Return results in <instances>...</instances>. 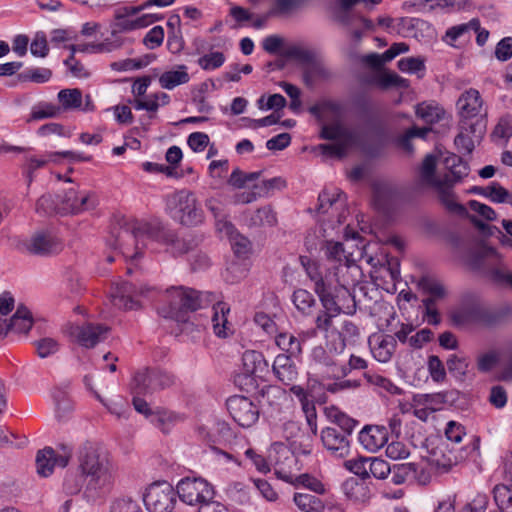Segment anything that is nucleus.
Segmentation results:
<instances>
[{
	"label": "nucleus",
	"instance_id": "obj_13",
	"mask_svg": "<svg viewBox=\"0 0 512 512\" xmlns=\"http://www.w3.org/2000/svg\"><path fill=\"white\" fill-rule=\"evenodd\" d=\"M318 201V213L322 215L323 222H331L332 225L343 223L348 211L341 193H329L324 190L319 194Z\"/></svg>",
	"mask_w": 512,
	"mask_h": 512
},
{
	"label": "nucleus",
	"instance_id": "obj_35",
	"mask_svg": "<svg viewBox=\"0 0 512 512\" xmlns=\"http://www.w3.org/2000/svg\"><path fill=\"white\" fill-rule=\"evenodd\" d=\"M416 474L417 465L414 463L394 464L391 466V481L395 485H401L415 479Z\"/></svg>",
	"mask_w": 512,
	"mask_h": 512
},
{
	"label": "nucleus",
	"instance_id": "obj_50",
	"mask_svg": "<svg viewBox=\"0 0 512 512\" xmlns=\"http://www.w3.org/2000/svg\"><path fill=\"white\" fill-rule=\"evenodd\" d=\"M364 378L366 381L376 387H380L383 390L389 392L390 394H400L401 389L397 387L391 380L385 378L384 376L372 373V372H365Z\"/></svg>",
	"mask_w": 512,
	"mask_h": 512
},
{
	"label": "nucleus",
	"instance_id": "obj_38",
	"mask_svg": "<svg viewBox=\"0 0 512 512\" xmlns=\"http://www.w3.org/2000/svg\"><path fill=\"white\" fill-rule=\"evenodd\" d=\"M337 315L328 313L327 311H319L315 318V328L312 331V335H316L317 332L324 334V337L328 339L333 336L337 331L333 324V319Z\"/></svg>",
	"mask_w": 512,
	"mask_h": 512
},
{
	"label": "nucleus",
	"instance_id": "obj_14",
	"mask_svg": "<svg viewBox=\"0 0 512 512\" xmlns=\"http://www.w3.org/2000/svg\"><path fill=\"white\" fill-rule=\"evenodd\" d=\"M485 127L483 119H476L475 121L460 120L459 133L454 140L457 150L462 154H471L476 143H479L482 139Z\"/></svg>",
	"mask_w": 512,
	"mask_h": 512
},
{
	"label": "nucleus",
	"instance_id": "obj_29",
	"mask_svg": "<svg viewBox=\"0 0 512 512\" xmlns=\"http://www.w3.org/2000/svg\"><path fill=\"white\" fill-rule=\"evenodd\" d=\"M243 371L247 376L261 377L268 363L261 352L246 350L242 355Z\"/></svg>",
	"mask_w": 512,
	"mask_h": 512
},
{
	"label": "nucleus",
	"instance_id": "obj_56",
	"mask_svg": "<svg viewBox=\"0 0 512 512\" xmlns=\"http://www.w3.org/2000/svg\"><path fill=\"white\" fill-rule=\"evenodd\" d=\"M276 222V214L268 206L259 208L251 217V223L256 226H273Z\"/></svg>",
	"mask_w": 512,
	"mask_h": 512
},
{
	"label": "nucleus",
	"instance_id": "obj_45",
	"mask_svg": "<svg viewBox=\"0 0 512 512\" xmlns=\"http://www.w3.org/2000/svg\"><path fill=\"white\" fill-rule=\"evenodd\" d=\"M248 273L247 264L243 261H232L226 268L223 277L226 282L235 284L246 277Z\"/></svg>",
	"mask_w": 512,
	"mask_h": 512
},
{
	"label": "nucleus",
	"instance_id": "obj_8",
	"mask_svg": "<svg viewBox=\"0 0 512 512\" xmlns=\"http://www.w3.org/2000/svg\"><path fill=\"white\" fill-rule=\"evenodd\" d=\"M177 495L181 501L188 505H205L214 497L213 487L201 478L181 479L176 487Z\"/></svg>",
	"mask_w": 512,
	"mask_h": 512
},
{
	"label": "nucleus",
	"instance_id": "obj_32",
	"mask_svg": "<svg viewBox=\"0 0 512 512\" xmlns=\"http://www.w3.org/2000/svg\"><path fill=\"white\" fill-rule=\"evenodd\" d=\"M291 301L297 311L305 316L310 315L316 305L314 296L306 289L301 288L296 289L293 292Z\"/></svg>",
	"mask_w": 512,
	"mask_h": 512
},
{
	"label": "nucleus",
	"instance_id": "obj_16",
	"mask_svg": "<svg viewBox=\"0 0 512 512\" xmlns=\"http://www.w3.org/2000/svg\"><path fill=\"white\" fill-rule=\"evenodd\" d=\"M198 436L211 445L223 446L233 443L245 442V439L237 436L228 423L224 421L215 422L212 427L201 426L198 428Z\"/></svg>",
	"mask_w": 512,
	"mask_h": 512
},
{
	"label": "nucleus",
	"instance_id": "obj_26",
	"mask_svg": "<svg viewBox=\"0 0 512 512\" xmlns=\"http://www.w3.org/2000/svg\"><path fill=\"white\" fill-rule=\"evenodd\" d=\"M320 138L334 142L356 144L357 135L354 131L347 128L340 122L323 124L321 126Z\"/></svg>",
	"mask_w": 512,
	"mask_h": 512
},
{
	"label": "nucleus",
	"instance_id": "obj_28",
	"mask_svg": "<svg viewBox=\"0 0 512 512\" xmlns=\"http://www.w3.org/2000/svg\"><path fill=\"white\" fill-rule=\"evenodd\" d=\"M429 462L437 470L447 472L456 464L457 458L454 453L448 449L444 443H440L434 447L429 453Z\"/></svg>",
	"mask_w": 512,
	"mask_h": 512
},
{
	"label": "nucleus",
	"instance_id": "obj_22",
	"mask_svg": "<svg viewBox=\"0 0 512 512\" xmlns=\"http://www.w3.org/2000/svg\"><path fill=\"white\" fill-rule=\"evenodd\" d=\"M137 292L134 286L128 282L117 283L111 291L110 298L112 304L124 310L137 309L139 301L136 299Z\"/></svg>",
	"mask_w": 512,
	"mask_h": 512
},
{
	"label": "nucleus",
	"instance_id": "obj_51",
	"mask_svg": "<svg viewBox=\"0 0 512 512\" xmlns=\"http://www.w3.org/2000/svg\"><path fill=\"white\" fill-rule=\"evenodd\" d=\"M359 336L358 327L351 321H344L342 325V330L338 334L339 343L334 346V350L336 353H341L345 348V341L354 340Z\"/></svg>",
	"mask_w": 512,
	"mask_h": 512
},
{
	"label": "nucleus",
	"instance_id": "obj_49",
	"mask_svg": "<svg viewBox=\"0 0 512 512\" xmlns=\"http://www.w3.org/2000/svg\"><path fill=\"white\" fill-rule=\"evenodd\" d=\"M277 346L290 355H297L301 352L300 340L289 333H280L275 340Z\"/></svg>",
	"mask_w": 512,
	"mask_h": 512
},
{
	"label": "nucleus",
	"instance_id": "obj_6",
	"mask_svg": "<svg viewBox=\"0 0 512 512\" xmlns=\"http://www.w3.org/2000/svg\"><path fill=\"white\" fill-rule=\"evenodd\" d=\"M98 205L95 193L71 187L59 195L58 214L79 215L94 209Z\"/></svg>",
	"mask_w": 512,
	"mask_h": 512
},
{
	"label": "nucleus",
	"instance_id": "obj_3",
	"mask_svg": "<svg viewBox=\"0 0 512 512\" xmlns=\"http://www.w3.org/2000/svg\"><path fill=\"white\" fill-rule=\"evenodd\" d=\"M167 294L170 301L169 310L162 308L159 313L176 321H185V312L204 308L216 300L214 293L200 292L182 286L167 289Z\"/></svg>",
	"mask_w": 512,
	"mask_h": 512
},
{
	"label": "nucleus",
	"instance_id": "obj_41",
	"mask_svg": "<svg viewBox=\"0 0 512 512\" xmlns=\"http://www.w3.org/2000/svg\"><path fill=\"white\" fill-rule=\"evenodd\" d=\"M447 369L457 380L463 381L468 372L470 363L467 358L456 354L450 355L446 361Z\"/></svg>",
	"mask_w": 512,
	"mask_h": 512
},
{
	"label": "nucleus",
	"instance_id": "obj_10",
	"mask_svg": "<svg viewBox=\"0 0 512 512\" xmlns=\"http://www.w3.org/2000/svg\"><path fill=\"white\" fill-rule=\"evenodd\" d=\"M177 491L168 482L152 484L144 497V503L150 512H172L177 503Z\"/></svg>",
	"mask_w": 512,
	"mask_h": 512
},
{
	"label": "nucleus",
	"instance_id": "obj_43",
	"mask_svg": "<svg viewBox=\"0 0 512 512\" xmlns=\"http://www.w3.org/2000/svg\"><path fill=\"white\" fill-rule=\"evenodd\" d=\"M437 164V158L431 154L427 155L422 163L421 177L422 180L430 186L440 187L443 178H437L435 176V169Z\"/></svg>",
	"mask_w": 512,
	"mask_h": 512
},
{
	"label": "nucleus",
	"instance_id": "obj_42",
	"mask_svg": "<svg viewBox=\"0 0 512 512\" xmlns=\"http://www.w3.org/2000/svg\"><path fill=\"white\" fill-rule=\"evenodd\" d=\"M315 293L318 295L321 305L323 307L322 311H327L328 313L339 315L342 312V308L338 305L335 300V297L332 293L331 285L328 284L321 289L318 288Z\"/></svg>",
	"mask_w": 512,
	"mask_h": 512
},
{
	"label": "nucleus",
	"instance_id": "obj_40",
	"mask_svg": "<svg viewBox=\"0 0 512 512\" xmlns=\"http://www.w3.org/2000/svg\"><path fill=\"white\" fill-rule=\"evenodd\" d=\"M182 420L183 418L180 415L166 410L157 411L154 414H151V422L164 433L169 432L173 425Z\"/></svg>",
	"mask_w": 512,
	"mask_h": 512
},
{
	"label": "nucleus",
	"instance_id": "obj_9",
	"mask_svg": "<svg viewBox=\"0 0 512 512\" xmlns=\"http://www.w3.org/2000/svg\"><path fill=\"white\" fill-rule=\"evenodd\" d=\"M143 10L139 6H122L114 11L113 33L129 32L141 28H145L155 21L158 17L154 14H143L139 17L132 18Z\"/></svg>",
	"mask_w": 512,
	"mask_h": 512
},
{
	"label": "nucleus",
	"instance_id": "obj_60",
	"mask_svg": "<svg viewBox=\"0 0 512 512\" xmlns=\"http://www.w3.org/2000/svg\"><path fill=\"white\" fill-rule=\"evenodd\" d=\"M397 65L399 70L405 73H418L425 70V60L421 57L402 58Z\"/></svg>",
	"mask_w": 512,
	"mask_h": 512
},
{
	"label": "nucleus",
	"instance_id": "obj_20",
	"mask_svg": "<svg viewBox=\"0 0 512 512\" xmlns=\"http://www.w3.org/2000/svg\"><path fill=\"white\" fill-rule=\"evenodd\" d=\"M368 344L373 357L381 363H387L391 360L397 346L395 337L382 333L370 335Z\"/></svg>",
	"mask_w": 512,
	"mask_h": 512
},
{
	"label": "nucleus",
	"instance_id": "obj_36",
	"mask_svg": "<svg viewBox=\"0 0 512 512\" xmlns=\"http://www.w3.org/2000/svg\"><path fill=\"white\" fill-rule=\"evenodd\" d=\"M493 495L499 512H512V480L508 484H498Z\"/></svg>",
	"mask_w": 512,
	"mask_h": 512
},
{
	"label": "nucleus",
	"instance_id": "obj_37",
	"mask_svg": "<svg viewBox=\"0 0 512 512\" xmlns=\"http://www.w3.org/2000/svg\"><path fill=\"white\" fill-rule=\"evenodd\" d=\"M479 28V19L478 18H472L467 23H462L459 25H455L450 27L446 33H445V41L452 45V43L462 37L468 36L470 37V34L472 30H477Z\"/></svg>",
	"mask_w": 512,
	"mask_h": 512
},
{
	"label": "nucleus",
	"instance_id": "obj_58",
	"mask_svg": "<svg viewBox=\"0 0 512 512\" xmlns=\"http://www.w3.org/2000/svg\"><path fill=\"white\" fill-rule=\"evenodd\" d=\"M487 198L495 203H510L512 205V197L509 191L498 182H492L488 186Z\"/></svg>",
	"mask_w": 512,
	"mask_h": 512
},
{
	"label": "nucleus",
	"instance_id": "obj_7",
	"mask_svg": "<svg viewBox=\"0 0 512 512\" xmlns=\"http://www.w3.org/2000/svg\"><path fill=\"white\" fill-rule=\"evenodd\" d=\"M61 240L50 231L42 230L29 238L19 240L16 248L22 252L37 256H49L62 250Z\"/></svg>",
	"mask_w": 512,
	"mask_h": 512
},
{
	"label": "nucleus",
	"instance_id": "obj_34",
	"mask_svg": "<svg viewBox=\"0 0 512 512\" xmlns=\"http://www.w3.org/2000/svg\"><path fill=\"white\" fill-rule=\"evenodd\" d=\"M293 501L302 512H323L325 508L320 498L309 493H295Z\"/></svg>",
	"mask_w": 512,
	"mask_h": 512
},
{
	"label": "nucleus",
	"instance_id": "obj_5",
	"mask_svg": "<svg viewBox=\"0 0 512 512\" xmlns=\"http://www.w3.org/2000/svg\"><path fill=\"white\" fill-rule=\"evenodd\" d=\"M444 164L446 169L449 170V174L443 177L441 186L435 188L439 192L441 201L449 210L463 212L465 208L456 202L451 187L469 174V166L456 154L447 156L444 160Z\"/></svg>",
	"mask_w": 512,
	"mask_h": 512
},
{
	"label": "nucleus",
	"instance_id": "obj_61",
	"mask_svg": "<svg viewBox=\"0 0 512 512\" xmlns=\"http://www.w3.org/2000/svg\"><path fill=\"white\" fill-rule=\"evenodd\" d=\"M31 54L36 57L45 58L49 53L47 38L44 32L39 31L35 34L30 45Z\"/></svg>",
	"mask_w": 512,
	"mask_h": 512
},
{
	"label": "nucleus",
	"instance_id": "obj_27",
	"mask_svg": "<svg viewBox=\"0 0 512 512\" xmlns=\"http://www.w3.org/2000/svg\"><path fill=\"white\" fill-rule=\"evenodd\" d=\"M219 233L221 237H226L230 241L231 248L237 257L246 256L249 253V240L239 234L232 223H220Z\"/></svg>",
	"mask_w": 512,
	"mask_h": 512
},
{
	"label": "nucleus",
	"instance_id": "obj_23",
	"mask_svg": "<svg viewBox=\"0 0 512 512\" xmlns=\"http://www.w3.org/2000/svg\"><path fill=\"white\" fill-rule=\"evenodd\" d=\"M211 305L213 308L211 319L213 332L220 338H226L233 333L232 325L227 319L230 307L227 303L219 301L217 298Z\"/></svg>",
	"mask_w": 512,
	"mask_h": 512
},
{
	"label": "nucleus",
	"instance_id": "obj_46",
	"mask_svg": "<svg viewBox=\"0 0 512 512\" xmlns=\"http://www.w3.org/2000/svg\"><path fill=\"white\" fill-rule=\"evenodd\" d=\"M420 287L426 294H428L426 298H433L434 301H438L446 296L443 284L436 279L423 277L420 280Z\"/></svg>",
	"mask_w": 512,
	"mask_h": 512
},
{
	"label": "nucleus",
	"instance_id": "obj_24",
	"mask_svg": "<svg viewBox=\"0 0 512 512\" xmlns=\"http://www.w3.org/2000/svg\"><path fill=\"white\" fill-rule=\"evenodd\" d=\"M246 441L223 446L211 445L210 452L214 459L223 465L230 463L241 466V455L245 449Z\"/></svg>",
	"mask_w": 512,
	"mask_h": 512
},
{
	"label": "nucleus",
	"instance_id": "obj_62",
	"mask_svg": "<svg viewBox=\"0 0 512 512\" xmlns=\"http://www.w3.org/2000/svg\"><path fill=\"white\" fill-rule=\"evenodd\" d=\"M382 88L397 87L401 89H407L409 87V81L396 73L387 72L384 73L379 80Z\"/></svg>",
	"mask_w": 512,
	"mask_h": 512
},
{
	"label": "nucleus",
	"instance_id": "obj_30",
	"mask_svg": "<svg viewBox=\"0 0 512 512\" xmlns=\"http://www.w3.org/2000/svg\"><path fill=\"white\" fill-rule=\"evenodd\" d=\"M187 70L186 65H178L175 70L165 71L158 79L160 86L163 89L172 90L179 85L188 83L190 76Z\"/></svg>",
	"mask_w": 512,
	"mask_h": 512
},
{
	"label": "nucleus",
	"instance_id": "obj_64",
	"mask_svg": "<svg viewBox=\"0 0 512 512\" xmlns=\"http://www.w3.org/2000/svg\"><path fill=\"white\" fill-rule=\"evenodd\" d=\"M164 40V29L161 26H154L143 39L144 45L149 49L159 47Z\"/></svg>",
	"mask_w": 512,
	"mask_h": 512
},
{
	"label": "nucleus",
	"instance_id": "obj_54",
	"mask_svg": "<svg viewBox=\"0 0 512 512\" xmlns=\"http://www.w3.org/2000/svg\"><path fill=\"white\" fill-rule=\"evenodd\" d=\"M225 55L222 52H212L201 56L197 63L205 71H212L220 68L225 62Z\"/></svg>",
	"mask_w": 512,
	"mask_h": 512
},
{
	"label": "nucleus",
	"instance_id": "obj_53",
	"mask_svg": "<svg viewBox=\"0 0 512 512\" xmlns=\"http://www.w3.org/2000/svg\"><path fill=\"white\" fill-rule=\"evenodd\" d=\"M319 387L320 384L316 380H309L306 388L292 383L289 390L290 393L299 400V402H304L308 398H317L316 389Z\"/></svg>",
	"mask_w": 512,
	"mask_h": 512
},
{
	"label": "nucleus",
	"instance_id": "obj_4",
	"mask_svg": "<svg viewBox=\"0 0 512 512\" xmlns=\"http://www.w3.org/2000/svg\"><path fill=\"white\" fill-rule=\"evenodd\" d=\"M166 210L174 221L183 226H196L204 219V212L196 195L187 189L167 195Z\"/></svg>",
	"mask_w": 512,
	"mask_h": 512
},
{
	"label": "nucleus",
	"instance_id": "obj_47",
	"mask_svg": "<svg viewBox=\"0 0 512 512\" xmlns=\"http://www.w3.org/2000/svg\"><path fill=\"white\" fill-rule=\"evenodd\" d=\"M444 110L438 105L419 104L416 108V114L426 123L432 124L440 121L444 116Z\"/></svg>",
	"mask_w": 512,
	"mask_h": 512
},
{
	"label": "nucleus",
	"instance_id": "obj_33",
	"mask_svg": "<svg viewBox=\"0 0 512 512\" xmlns=\"http://www.w3.org/2000/svg\"><path fill=\"white\" fill-rule=\"evenodd\" d=\"M325 255L329 260L344 263L347 267L354 262L353 253L347 251L341 242L328 241L325 245Z\"/></svg>",
	"mask_w": 512,
	"mask_h": 512
},
{
	"label": "nucleus",
	"instance_id": "obj_48",
	"mask_svg": "<svg viewBox=\"0 0 512 512\" xmlns=\"http://www.w3.org/2000/svg\"><path fill=\"white\" fill-rule=\"evenodd\" d=\"M52 77V71L48 68H30L18 75L21 82L46 83Z\"/></svg>",
	"mask_w": 512,
	"mask_h": 512
},
{
	"label": "nucleus",
	"instance_id": "obj_17",
	"mask_svg": "<svg viewBox=\"0 0 512 512\" xmlns=\"http://www.w3.org/2000/svg\"><path fill=\"white\" fill-rule=\"evenodd\" d=\"M109 330V327L102 324L86 323L71 325L69 335L81 346L93 348L108 337Z\"/></svg>",
	"mask_w": 512,
	"mask_h": 512
},
{
	"label": "nucleus",
	"instance_id": "obj_2",
	"mask_svg": "<svg viewBox=\"0 0 512 512\" xmlns=\"http://www.w3.org/2000/svg\"><path fill=\"white\" fill-rule=\"evenodd\" d=\"M173 230L159 221L138 222L131 229L123 230L117 239L116 246L125 257L137 259L144 249L154 250L153 243L166 246L173 240Z\"/></svg>",
	"mask_w": 512,
	"mask_h": 512
},
{
	"label": "nucleus",
	"instance_id": "obj_59",
	"mask_svg": "<svg viewBox=\"0 0 512 512\" xmlns=\"http://www.w3.org/2000/svg\"><path fill=\"white\" fill-rule=\"evenodd\" d=\"M436 302L433 298H424L422 300L423 320L430 325H438L441 321Z\"/></svg>",
	"mask_w": 512,
	"mask_h": 512
},
{
	"label": "nucleus",
	"instance_id": "obj_11",
	"mask_svg": "<svg viewBox=\"0 0 512 512\" xmlns=\"http://www.w3.org/2000/svg\"><path fill=\"white\" fill-rule=\"evenodd\" d=\"M174 382V376L166 371L160 369H146L135 374L133 378V389L138 395H146L169 388Z\"/></svg>",
	"mask_w": 512,
	"mask_h": 512
},
{
	"label": "nucleus",
	"instance_id": "obj_55",
	"mask_svg": "<svg viewBox=\"0 0 512 512\" xmlns=\"http://www.w3.org/2000/svg\"><path fill=\"white\" fill-rule=\"evenodd\" d=\"M59 195L53 196L46 194L41 196L36 203V211L43 215H50L52 213L58 214Z\"/></svg>",
	"mask_w": 512,
	"mask_h": 512
},
{
	"label": "nucleus",
	"instance_id": "obj_39",
	"mask_svg": "<svg viewBox=\"0 0 512 512\" xmlns=\"http://www.w3.org/2000/svg\"><path fill=\"white\" fill-rule=\"evenodd\" d=\"M82 98V92L77 88L62 89L58 93V100L64 110L80 109Z\"/></svg>",
	"mask_w": 512,
	"mask_h": 512
},
{
	"label": "nucleus",
	"instance_id": "obj_12",
	"mask_svg": "<svg viewBox=\"0 0 512 512\" xmlns=\"http://www.w3.org/2000/svg\"><path fill=\"white\" fill-rule=\"evenodd\" d=\"M226 406L233 420L241 427H251L258 421L259 409L248 397L231 396L227 399Z\"/></svg>",
	"mask_w": 512,
	"mask_h": 512
},
{
	"label": "nucleus",
	"instance_id": "obj_15",
	"mask_svg": "<svg viewBox=\"0 0 512 512\" xmlns=\"http://www.w3.org/2000/svg\"><path fill=\"white\" fill-rule=\"evenodd\" d=\"M60 453L51 447H45L38 451L36 456V468L37 473L42 477H48L53 473L55 466L64 468L68 465L71 456L72 449L67 445L59 446Z\"/></svg>",
	"mask_w": 512,
	"mask_h": 512
},
{
	"label": "nucleus",
	"instance_id": "obj_31",
	"mask_svg": "<svg viewBox=\"0 0 512 512\" xmlns=\"http://www.w3.org/2000/svg\"><path fill=\"white\" fill-rule=\"evenodd\" d=\"M33 321L30 311L26 307H19L8 322L9 332L27 333Z\"/></svg>",
	"mask_w": 512,
	"mask_h": 512
},
{
	"label": "nucleus",
	"instance_id": "obj_1",
	"mask_svg": "<svg viewBox=\"0 0 512 512\" xmlns=\"http://www.w3.org/2000/svg\"><path fill=\"white\" fill-rule=\"evenodd\" d=\"M77 473H68L63 489L69 495L86 491L97 492L112 485L116 467L113 462L92 442L82 444L77 451Z\"/></svg>",
	"mask_w": 512,
	"mask_h": 512
},
{
	"label": "nucleus",
	"instance_id": "obj_19",
	"mask_svg": "<svg viewBox=\"0 0 512 512\" xmlns=\"http://www.w3.org/2000/svg\"><path fill=\"white\" fill-rule=\"evenodd\" d=\"M457 106L461 120L475 121L482 119L483 100L478 90L469 89L461 94Z\"/></svg>",
	"mask_w": 512,
	"mask_h": 512
},
{
	"label": "nucleus",
	"instance_id": "obj_18",
	"mask_svg": "<svg viewBox=\"0 0 512 512\" xmlns=\"http://www.w3.org/2000/svg\"><path fill=\"white\" fill-rule=\"evenodd\" d=\"M348 434L340 432L336 427H326L321 431V441L331 457L346 458L350 453Z\"/></svg>",
	"mask_w": 512,
	"mask_h": 512
},
{
	"label": "nucleus",
	"instance_id": "obj_21",
	"mask_svg": "<svg viewBox=\"0 0 512 512\" xmlns=\"http://www.w3.org/2000/svg\"><path fill=\"white\" fill-rule=\"evenodd\" d=\"M360 444L369 452H377L388 441V431L384 426L366 425L359 432Z\"/></svg>",
	"mask_w": 512,
	"mask_h": 512
},
{
	"label": "nucleus",
	"instance_id": "obj_63",
	"mask_svg": "<svg viewBox=\"0 0 512 512\" xmlns=\"http://www.w3.org/2000/svg\"><path fill=\"white\" fill-rule=\"evenodd\" d=\"M60 113V108L53 104H43L33 108L30 119L31 120H42L46 118H54Z\"/></svg>",
	"mask_w": 512,
	"mask_h": 512
},
{
	"label": "nucleus",
	"instance_id": "obj_44",
	"mask_svg": "<svg viewBox=\"0 0 512 512\" xmlns=\"http://www.w3.org/2000/svg\"><path fill=\"white\" fill-rule=\"evenodd\" d=\"M355 144L334 142L330 144H319L315 147V151L325 158H342L346 155L349 148Z\"/></svg>",
	"mask_w": 512,
	"mask_h": 512
},
{
	"label": "nucleus",
	"instance_id": "obj_52",
	"mask_svg": "<svg viewBox=\"0 0 512 512\" xmlns=\"http://www.w3.org/2000/svg\"><path fill=\"white\" fill-rule=\"evenodd\" d=\"M368 472L369 476L372 475L376 479H386L391 472L390 464L380 458H368Z\"/></svg>",
	"mask_w": 512,
	"mask_h": 512
},
{
	"label": "nucleus",
	"instance_id": "obj_25",
	"mask_svg": "<svg viewBox=\"0 0 512 512\" xmlns=\"http://www.w3.org/2000/svg\"><path fill=\"white\" fill-rule=\"evenodd\" d=\"M276 378L284 385H291L298 377V369L291 356L279 354L275 357L272 365Z\"/></svg>",
	"mask_w": 512,
	"mask_h": 512
},
{
	"label": "nucleus",
	"instance_id": "obj_57",
	"mask_svg": "<svg viewBox=\"0 0 512 512\" xmlns=\"http://www.w3.org/2000/svg\"><path fill=\"white\" fill-rule=\"evenodd\" d=\"M342 489L345 495L354 501L361 500L366 494L365 485L354 478L346 480L342 485Z\"/></svg>",
	"mask_w": 512,
	"mask_h": 512
}]
</instances>
